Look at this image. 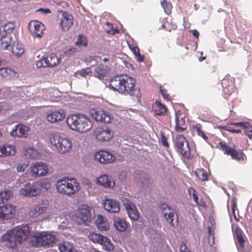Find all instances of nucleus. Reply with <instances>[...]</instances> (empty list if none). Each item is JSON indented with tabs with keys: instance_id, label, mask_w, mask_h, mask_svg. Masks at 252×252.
Listing matches in <instances>:
<instances>
[{
	"instance_id": "nucleus-1",
	"label": "nucleus",
	"mask_w": 252,
	"mask_h": 252,
	"mask_svg": "<svg viewBox=\"0 0 252 252\" xmlns=\"http://www.w3.org/2000/svg\"><path fill=\"white\" fill-rule=\"evenodd\" d=\"M109 88L120 94L129 95L133 99L139 100L141 94L140 90L136 87L135 79L126 75H116L109 81Z\"/></svg>"
},
{
	"instance_id": "nucleus-2",
	"label": "nucleus",
	"mask_w": 252,
	"mask_h": 252,
	"mask_svg": "<svg viewBox=\"0 0 252 252\" xmlns=\"http://www.w3.org/2000/svg\"><path fill=\"white\" fill-rule=\"evenodd\" d=\"M29 233L28 226H18L3 235L1 241L5 242L7 247L14 249L16 248L17 242L22 243L27 238Z\"/></svg>"
},
{
	"instance_id": "nucleus-3",
	"label": "nucleus",
	"mask_w": 252,
	"mask_h": 252,
	"mask_svg": "<svg viewBox=\"0 0 252 252\" xmlns=\"http://www.w3.org/2000/svg\"><path fill=\"white\" fill-rule=\"evenodd\" d=\"M66 123L70 129L79 133L88 131L93 126L89 117L80 113L69 115L66 119Z\"/></svg>"
},
{
	"instance_id": "nucleus-4",
	"label": "nucleus",
	"mask_w": 252,
	"mask_h": 252,
	"mask_svg": "<svg viewBox=\"0 0 252 252\" xmlns=\"http://www.w3.org/2000/svg\"><path fill=\"white\" fill-rule=\"evenodd\" d=\"M51 146L60 154H66L72 148L71 141L65 137H63L58 133H51L49 135Z\"/></svg>"
},
{
	"instance_id": "nucleus-5",
	"label": "nucleus",
	"mask_w": 252,
	"mask_h": 252,
	"mask_svg": "<svg viewBox=\"0 0 252 252\" xmlns=\"http://www.w3.org/2000/svg\"><path fill=\"white\" fill-rule=\"evenodd\" d=\"M56 189L59 193L70 196L79 190L80 185L75 178L64 177L57 181Z\"/></svg>"
},
{
	"instance_id": "nucleus-6",
	"label": "nucleus",
	"mask_w": 252,
	"mask_h": 252,
	"mask_svg": "<svg viewBox=\"0 0 252 252\" xmlns=\"http://www.w3.org/2000/svg\"><path fill=\"white\" fill-rule=\"evenodd\" d=\"M56 237L50 233L42 232L39 235L33 236L31 243L35 247L40 246L51 247L55 243Z\"/></svg>"
},
{
	"instance_id": "nucleus-7",
	"label": "nucleus",
	"mask_w": 252,
	"mask_h": 252,
	"mask_svg": "<svg viewBox=\"0 0 252 252\" xmlns=\"http://www.w3.org/2000/svg\"><path fill=\"white\" fill-rule=\"evenodd\" d=\"M164 218L170 226L175 228L178 225V216L175 210L169 207L167 204L162 203L159 206Z\"/></svg>"
},
{
	"instance_id": "nucleus-8",
	"label": "nucleus",
	"mask_w": 252,
	"mask_h": 252,
	"mask_svg": "<svg viewBox=\"0 0 252 252\" xmlns=\"http://www.w3.org/2000/svg\"><path fill=\"white\" fill-rule=\"evenodd\" d=\"M217 147L223 151L225 155L230 156L232 159L236 160H243L244 157H245L242 150L236 149L235 147H231L224 141L220 142Z\"/></svg>"
},
{
	"instance_id": "nucleus-9",
	"label": "nucleus",
	"mask_w": 252,
	"mask_h": 252,
	"mask_svg": "<svg viewBox=\"0 0 252 252\" xmlns=\"http://www.w3.org/2000/svg\"><path fill=\"white\" fill-rule=\"evenodd\" d=\"M175 147L177 151L184 157L189 158L190 156V151L189 144L184 136L178 135L174 140Z\"/></svg>"
},
{
	"instance_id": "nucleus-10",
	"label": "nucleus",
	"mask_w": 252,
	"mask_h": 252,
	"mask_svg": "<svg viewBox=\"0 0 252 252\" xmlns=\"http://www.w3.org/2000/svg\"><path fill=\"white\" fill-rule=\"evenodd\" d=\"M75 217L78 223L87 225L92 219L90 208L86 205L80 206L75 214Z\"/></svg>"
},
{
	"instance_id": "nucleus-11",
	"label": "nucleus",
	"mask_w": 252,
	"mask_h": 252,
	"mask_svg": "<svg viewBox=\"0 0 252 252\" xmlns=\"http://www.w3.org/2000/svg\"><path fill=\"white\" fill-rule=\"evenodd\" d=\"M90 115L96 122L109 124L111 122L112 118L109 113L102 109L93 108L90 110Z\"/></svg>"
},
{
	"instance_id": "nucleus-12",
	"label": "nucleus",
	"mask_w": 252,
	"mask_h": 252,
	"mask_svg": "<svg viewBox=\"0 0 252 252\" xmlns=\"http://www.w3.org/2000/svg\"><path fill=\"white\" fill-rule=\"evenodd\" d=\"M40 189L35 183H27L24 185L19 191L21 195L28 197L36 196L40 193Z\"/></svg>"
},
{
	"instance_id": "nucleus-13",
	"label": "nucleus",
	"mask_w": 252,
	"mask_h": 252,
	"mask_svg": "<svg viewBox=\"0 0 252 252\" xmlns=\"http://www.w3.org/2000/svg\"><path fill=\"white\" fill-rule=\"evenodd\" d=\"M94 135L97 141L100 142L107 141L113 137L112 131L108 128L97 127L94 132Z\"/></svg>"
},
{
	"instance_id": "nucleus-14",
	"label": "nucleus",
	"mask_w": 252,
	"mask_h": 252,
	"mask_svg": "<svg viewBox=\"0 0 252 252\" xmlns=\"http://www.w3.org/2000/svg\"><path fill=\"white\" fill-rule=\"evenodd\" d=\"M96 160L103 164H108L114 162L115 157L110 152L102 150L96 152L94 155Z\"/></svg>"
},
{
	"instance_id": "nucleus-15",
	"label": "nucleus",
	"mask_w": 252,
	"mask_h": 252,
	"mask_svg": "<svg viewBox=\"0 0 252 252\" xmlns=\"http://www.w3.org/2000/svg\"><path fill=\"white\" fill-rule=\"evenodd\" d=\"M15 212V207L9 204L0 206V220L11 219L14 217Z\"/></svg>"
},
{
	"instance_id": "nucleus-16",
	"label": "nucleus",
	"mask_w": 252,
	"mask_h": 252,
	"mask_svg": "<svg viewBox=\"0 0 252 252\" xmlns=\"http://www.w3.org/2000/svg\"><path fill=\"white\" fill-rule=\"evenodd\" d=\"M185 118V117L180 110L175 112V130L178 133H182L187 130V124Z\"/></svg>"
},
{
	"instance_id": "nucleus-17",
	"label": "nucleus",
	"mask_w": 252,
	"mask_h": 252,
	"mask_svg": "<svg viewBox=\"0 0 252 252\" xmlns=\"http://www.w3.org/2000/svg\"><path fill=\"white\" fill-rule=\"evenodd\" d=\"M65 117V114L63 109H51L49 110L46 115L47 121L54 123L63 120Z\"/></svg>"
},
{
	"instance_id": "nucleus-18",
	"label": "nucleus",
	"mask_w": 252,
	"mask_h": 252,
	"mask_svg": "<svg viewBox=\"0 0 252 252\" xmlns=\"http://www.w3.org/2000/svg\"><path fill=\"white\" fill-rule=\"evenodd\" d=\"M29 29L33 37H40L45 29L44 25L38 21H32L29 24Z\"/></svg>"
},
{
	"instance_id": "nucleus-19",
	"label": "nucleus",
	"mask_w": 252,
	"mask_h": 252,
	"mask_svg": "<svg viewBox=\"0 0 252 252\" xmlns=\"http://www.w3.org/2000/svg\"><path fill=\"white\" fill-rule=\"evenodd\" d=\"M30 128L28 126L23 124L16 125L11 131L10 135L13 137H27Z\"/></svg>"
},
{
	"instance_id": "nucleus-20",
	"label": "nucleus",
	"mask_w": 252,
	"mask_h": 252,
	"mask_svg": "<svg viewBox=\"0 0 252 252\" xmlns=\"http://www.w3.org/2000/svg\"><path fill=\"white\" fill-rule=\"evenodd\" d=\"M48 168L46 164L43 162H36L31 168V173L34 177L43 176L47 173Z\"/></svg>"
},
{
	"instance_id": "nucleus-21",
	"label": "nucleus",
	"mask_w": 252,
	"mask_h": 252,
	"mask_svg": "<svg viewBox=\"0 0 252 252\" xmlns=\"http://www.w3.org/2000/svg\"><path fill=\"white\" fill-rule=\"evenodd\" d=\"M73 24V17L67 12H63L60 20V26L63 31H68Z\"/></svg>"
},
{
	"instance_id": "nucleus-22",
	"label": "nucleus",
	"mask_w": 252,
	"mask_h": 252,
	"mask_svg": "<svg viewBox=\"0 0 252 252\" xmlns=\"http://www.w3.org/2000/svg\"><path fill=\"white\" fill-rule=\"evenodd\" d=\"M127 212L129 217L134 220H137L139 219V213L136 206L130 201L126 200L124 203Z\"/></svg>"
},
{
	"instance_id": "nucleus-23",
	"label": "nucleus",
	"mask_w": 252,
	"mask_h": 252,
	"mask_svg": "<svg viewBox=\"0 0 252 252\" xmlns=\"http://www.w3.org/2000/svg\"><path fill=\"white\" fill-rule=\"evenodd\" d=\"M110 68L108 65L100 64L94 71V75L100 80L106 77L110 71Z\"/></svg>"
},
{
	"instance_id": "nucleus-24",
	"label": "nucleus",
	"mask_w": 252,
	"mask_h": 252,
	"mask_svg": "<svg viewBox=\"0 0 252 252\" xmlns=\"http://www.w3.org/2000/svg\"><path fill=\"white\" fill-rule=\"evenodd\" d=\"M104 209L109 213H116L120 210L119 203L112 199H106L103 204Z\"/></svg>"
},
{
	"instance_id": "nucleus-25",
	"label": "nucleus",
	"mask_w": 252,
	"mask_h": 252,
	"mask_svg": "<svg viewBox=\"0 0 252 252\" xmlns=\"http://www.w3.org/2000/svg\"><path fill=\"white\" fill-rule=\"evenodd\" d=\"M48 206V204L36 205L29 212V215L32 218H37L46 211Z\"/></svg>"
},
{
	"instance_id": "nucleus-26",
	"label": "nucleus",
	"mask_w": 252,
	"mask_h": 252,
	"mask_svg": "<svg viewBox=\"0 0 252 252\" xmlns=\"http://www.w3.org/2000/svg\"><path fill=\"white\" fill-rule=\"evenodd\" d=\"M45 62V66L48 67H52L58 65L60 62V59L54 53L50 54L46 57H43Z\"/></svg>"
},
{
	"instance_id": "nucleus-27",
	"label": "nucleus",
	"mask_w": 252,
	"mask_h": 252,
	"mask_svg": "<svg viewBox=\"0 0 252 252\" xmlns=\"http://www.w3.org/2000/svg\"><path fill=\"white\" fill-rule=\"evenodd\" d=\"M95 223L98 229L101 231L107 230L109 228V224L107 219L101 215H98L97 216Z\"/></svg>"
},
{
	"instance_id": "nucleus-28",
	"label": "nucleus",
	"mask_w": 252,
	"mask_h": 252,
	"mask_svg": "<svg viewBox=\"0 0 252 252\" xmlns=\"http://www.w3.org/2000/svg\"><path fill=\"white\" fill-rule=\"evenodd\" d=\"M231 125L235 126L238 127H240L244 129V133L247 135L250 138L252 137V126L249 123H231Z\"/></svg>"
},
{
	"instance_id": "nucleus-29",
	"label": "nucleus",
	"mask_w": 252,
	"mask_h": 252,
	"mask_svg": "<svg viewBox=\"0 0 252 252\" xmlns=\"http://www.w3.org/2000/svg\"><path fill=\"white\" fill-rule=\"evenodd\" d=\"M153 109L157 115H165L167 110V108L165 105L157 100L153 105Z\"/></svg>"
},
{
	"instance_id": "nucleus-30",
	"label": "nucleus",
	"mask_w": 252,
	"mask_h": 252,
	"mask_svg": "<svg viewBox=\"0 0 252 252\" xmlns=\"http://www.w3.org/2000/svg\"><path fill=\"white\" fill-rule=\"evenodd\" d=\"M18 74L13 70L8 67L0 68V78L10 79L16 76Z\"/></svg>"
},
{
	"instance_id": "nucleus-31",
	"label": "nucleus",
	"mask_w": 252,
	"mask_h": 252,
	"mask_svg": "<svg viewBox=\"0 0 252 252\" xmlns=\"http://www.w3.org/2000/svg\"><path fill=\"white\" fill-rule=\"evenodd\" d=\"M114 225L116 229L120 232L125 231L127 227V224L126 220L118 217L114 218Z\"/></svg>"
},
{
	"instance_id": "nucleus-32",
	"label": "nucleus",
	"mask_w": 252,
	"mask_h": 252,
	"mask_svg": "<svg viewBox=\"0 0 252 252\" xmlns=\"http://www.w3.org/2000/svg\"><path fill=\"white\" fill-rule=\"evenodd\" d=\"M15 153V147L12 145H3L0 148V157L13 155Z\"/></svg>"
},
{
	"instance_id": "nucleus-33",
	"label": "nucleus",
	"mask_w": 252,
	"mask_h": 252,
	"mask_svg": "<svg viewBox=\"0 0 252 252\" xmlns=\"http://www.w3.org/2000/svg\"><path fill=\"white\" fill-rule=\"evenodd\" d=\"M191 128L193 132H196L198 136L202 137L206 141H208V137L203 131V127L201 124L196 123L192 126Z\"/></svg>"
},
{
	"instance_id": "nucleus-34",
	"label": "nucleus",
	"mask_w": 252,
	"mask_h": 252,
	"mask_svg": "<svg viewBox=\"0 0 252 252\" xmlns=\"http://www.w3.org/2000/svg\"><path fill=\"white\" fill-rule=\"evenodd\" d=\"M188 192L189 196L192 197L194 201L197 205L200 206L201 207L206 206V204L202 200V199H201L199 202L198 201V195L196 190L193 188L191 187L189 188L188 189Z\"/></svg>"
},
{
	"instance_id": "nucleus-35",
	"label": "nucleus",
	"mask_w": 252,
	"mask_h": 252,
	"mask_svg": "<svg viewBox=\"0 0 252 252\" xmlns=\"http://www.w3.org/2000/svg\"><path fill=\"white\" fill-rule=\"evenodd\" d=\"M97 183L105 188H111L114 186V183L110 181L107 175H103L98 178Z\"/></svg>"
},
{
	"instance_id": "nucleus-36",
	"label": "nucleus",
	"mask_w": 252,
	"mask_h": 252,
	"mask_svg": "<svg viewBox=\"0 0 252 252\" xmlns=\"http://www.w3.org/2000/svg\"><path fill=\"white\" fill-rule=\"evenodd\" d=\"M195 175L199 180L201 181H208L209 174L203 168H198L195 171Z\"/></svg>"
},
{
	"instance_id": "nucleus-37",
	"label": "nucleus",
	"mask_w": 252,
	"mask_h": 252,
	"mask_svg": "<svg viewBox=\"0 0 252 252\" xmlns=\"http://www.w3.org/2000/svg\"><path fill=\"white\" fill-rule=\"evenodd\" d=\"M58 248L60 252H77L74 247L68 243L61 244Z\"/></svg>"
},
{
	"instance_id": "nucleus-38",
	"label": "nucleus",
	"mask_w": 252,
	"mask_h": 252,
	"mask_svg": "<svg viewBox=\"0 0 252 252\" xmlns=\"http://www.w3.org/2000/svg\"><path fill=\"white\" fill-rule=\"evenodd\" d=\"M0 43L1 47H9L11 43V37L10 34H0Z\"/></svg>"
},
{
	"instance_id": "nucleus-39",
	"label": "nucleus",
	"mask_w": 252,
	"mask_h": 252,
	"mask_svg": "<svg viewBox=\"0 0 252 252\" xmlns=\"http://www.w3.org/2000/svg\"><path fill=\"white\" fill-rule=\"evenodd\" d=\"M99 244L102 245L103 249L106 251L110 252L114 249V246L111 240L105 236Z\"/></svg>"
},
{
	"instance_id": "nucleus-40",
	"label": "nucleus",
	"mask_w": 252,
	"mask_h": 252,
	"mask_svg": "<svg viewBox=\"0 0 252 252\" xmlns=\"http://www.w3.org/2000/svg\"><path fill=\"white\" fill-rule=\"evenodd\" d=\"M234 234L236 238L237 242L240 244L242 248H243L244 247L245 241L243 238V231L239 227L235 228Z\"/></svg>"
},
{
	"instance_id": "nucleus-41",
	"label": "nucleus",
	"mask_w": 252,
	"mask_h": 252,
	"mask_svg": "<svg viewBox=\"0 0 252 252\" xmlns=\"http://www.w3.org/2000/svg\"><path fill=\"white\" fill-rule=\"evenodd\" d=\"M221 85L223 88V91L225 93L228 94H231L232 93L233 86L231 82V85L229 84V80L227 78H224L221 81Z\"/></svg>"
},
{
	"instance_id": "nucleus-42",
	"label": "nucleus",
	"mask_w": 252,
	"mask_h": 252,
	"mask_svg": "<svg viewBox=\"0 0 252 252\" xmlns=\"http://www.w3.org/2000/svg\"><path fill=\"white\" fill-rule=\"evenodd\" d=\"M13 29L14 25L11 23L4 24L0 26V34L1 33L10 34Z\"/></svg>"
},
{
	"instance_id": "nucleus-43",
	"label": "nucleus",
	"mask_w": 252,
	"mask_h": 252,
	"mask_svg": "<svg viewBox=\"0 0 252 252\" xmlns=\"http://www.w3.org/2000/svg\"><path fill=\"white\" fill-rule=\"evenodd\" d=\"M104 237V236L103 235L95 233H91L89 235V239L90 241L98 244H100L103 241Z\"/></svg>"
},
{
	"instance_id": "nucleus-44",
	"label": "nucleus",
	"mask_w": 252,
	"mask_h": 252,
	"mask_svg": "<svg viewBox=\"0 0 252 252\" xmlns=\"http://www.w3.org/2000/svg\"><path fill=\"white\" fill-rule=\"evenodd\" d=\"M12 195V192L9 190H5L0 192V203H4L7 201Z\"/></svg>"
},
{
	"instance_id": "nucleus-45",
	"label": "nucleus",
	"mask_w": 252,
	"mask_h": 252,
	"mask_svg": "<svg viewBox=\"0 0 252 252\" xmlns=\"http://www.w3.org/2000/svg\"><path fill=\"white\" fill-rule=\"evenodd\" d=\"M104 29L107 33L111 34H115L118 32V30L116 27L113 26V25L107 22L104 26Z\"/></svg>"
},
{
	"instance_id": "nucleus-46",
	"label": "nucleus",
	"mask_w": 252,
	"mask_h": 252,
	"mask_svg": "<svg viewBox=\"0 0 252 252\" xmlns=\"http://www.w3.org/2000/svg\"><path fill=\"white\" fill-rule=\"evenodd\" d=\"M101 58L100 56H92L86 58L85 60V62L88 65L91 64L93 66L95 65L96 63L101 61Z\"/></svg>"
},
{
	"instance_id": "nucleus-47",
	"label": "nucleus",
	"mask_w": 252,
	"mask_h": 252,
	"mask_svg": "<svg viewBox=\"0 0 252 252\" xmlns=\"http://www.w3.org/2000/svg\"><path fill=\"white\" fill-rule=\"evenodd\" d=\"M161 5L164 9V12L166 14L169 15L171 13L172 7L171 3L166 1V0H163L161 1Z\"/></svg>"
},
{
	"instance_id": "nucleus-48",
	"label": "nucleus",
	"mask_w": 252,
	"mask_h": 252,
	"mask_svg": "<svg viewBox=\"0 0 252 252\" xmlns=\"http://www.w3.org/2000/svg\"><path fill=\"white\" fill-rule=\"evenodd\" d=\"M25 155L31 158H36L38 157V153L33 148H28L26 151Z\"/></svg>"
},
{
	"instance_id": "nucleus-49",
	"label": "nucleus",
	"mask_w": 252,
	"mask_h": 252,
	"mask_svg": "<svg viewBox=\"0 0 252 252\" xmlns=\"http://www.w3.org/2000/svg\"><path fill=\"white\" fill-rule=\"evenodd\" d=\"M76 44L78 46H87L88 44V40L86 36L83 35H79L78 36Z\"/></svg>"
},
{
	"instance_id": "nucleus-50",
	"label": "nucleus",
	"mask_w": 252,
	"mask_h": 252,
	"mask_svg": "<svg viewBox=\"0 0 252 252\" xmlns=\"http://www.w3.org/2000/svg\"><path fill=\"white\" fill-rule=\"evenodd\" d=\"M135 56V58L138 62H143L144 57L140 53L139 48H130Z\"/></svg>"
},
{
	"instance_id": "nucleus-51",
	"label": "nucleus",
	"mask_w": 252,
	"mask_h": 252,
	"mask_svg": "<svg viewBox=\"0 0 252 252\" xmlns=\"http://www.w3.org/2000/svg\"><path fill=\"white\" fill-rule=\"evenodd\" d=\"M92 73L91 67H86V68L78 70L76 72V75H79L81 77H85Z\"/></svg>"
},
{
	"instance_id": "nucleus-52",
	"label": "nucleus",
	"mask_w": 252,
	"mask_h": 252,
	"mask_svg": "<svg viewBox=\"0 0 252 252\" xmlns=\"http://www.w3.org/2000/svg\"><path fill=\"white\" fill-rule=\"evenodd\" d=\"M11 52L16 58H19L25 52L24 48H11Z\"/></svg>"
},
{
	"instance_id": "nucleus-53",
	"label": "nucleus",
	"mask_w": 252,
	"mask_h": 252,
	"mask_svg": "<svg viewBox=\"0 0 252 252\" xmlns=\"http://www.w3.org/2000/svg\"><path fill=\"white\" fill-rule=\"evenodd\" d=\"M50 182L49 180L47 178L44 179L40 183V187L43 189H47L50 187Z\"/></svg>"
},
{
	"instance_id": "nucleus-54",
	"label": "nucleus",
	"mask_w": 252,
	"mask_h": 252,
	"mask_svg": "<svg viewBox=\"0 0 252 252\" xmlns=\"http://www.w3.org/2000/svg\"><path fill=\"white\" fill-rule=\"evenodd\" d=\"M161 27L166 30L170 32L172 29H176V25L172 23H169V22H167V23L163 24L161 25Z\"/></svg>"
},
{
	"instance_id": "nucleus-55",
	"label": "nucleus",
	"mask_w": 252,
	"mask_h": 252,
	"mask_svg": "<svg viewBox=\"0 0 252 252\" xmlns=\"http://www.w3.org/2000/svg\"><path fill=\"white\" fill-rule=\"evenodd\" d=\"M222 128L224 130L230 132L232 133H239L241 132V130L240 129H234L228 126H222Z\"/></svg>"
},
{
	"instance_id": "nucleus-56",
	"label": "nucleus",
	"mask_w": 252,
	"mask_h": 252,
	"mask_svg": "<svg viewBox=\"0 0 252 252\" xmlns=\"http://www.w3.org/2000/svg\"><path fill=\"white\" fill-rule=\"evenodd\" d=\"M159 89L162 97L166 100H170V95L167 93L166 91L164 90V88L160 86Z\"/></svg>"
},
{
	"instance_id": "nucleus-57",
	"label": "nucleus",
	"mask_w": 252,
	"mask_h": 252,
	"mask_svg": "<svg viewBox=\"0 0 252 252\" xmlns=\"http://www.w3.org/2000/svg\"><path fill=\"white\" fill-rule=\"evenodd\" d=\"M27 166L28 165L25 163L19 164L17 167V170L18 172H23Z\"/></svg>"
},
{
	"instance_id": "nucleus-58",
	"label": "nucleus",
	"mask_w": 252,
	"mask_h": 252,
	"mask_svg": "<svg viewBox=\"0 0 252 252\" xmlns=\"http://www.w3.org/2000/svg\"><path fill=\"white\" fill-rule=\"evenodd\" d=\"M161 142L163 145V146L165 147L168 148L169 147V144L167 142V139L166 137L164 135H161Z\"/></svg>"
},
{
	"instance_id": "nucleus-59",
	"label": "nucleus",
	"mask_w": 252,
	"mask_h": 252,
	"mask_svg": "<svg viewBox=\"0 0 252 252\" xmlns=\"http://www.w3.org/2000/svg\"><path fill=\"white\" fill-rule=\"evenodd\" d=\"M43 58L41 60H39L37 61L36 62V66L37 68H40L42 67H47V66H45V62H44V63L43 62Z\"/></svg>"
},
{
	"instance_id": "nucleus-60",
	"label": "nucleus",
	"mask_w": 252,
	"mask_h": 252,
	"mask_svg": "<svg viewBox=\"0 0 252 252\" xmlns=\"http://www.w3.org/2000/svg\"><path fill=\"white\" fill-rule=\"evenodd\" d=\"M188 250L187 249V247L186 246V244L184 242H182L181 243V246L180 248V252H183L185 251H187Z\"/></svg>"
},
{
	"instance_id": "nucleus-61",
	"label": "nucleus",
	"mask_w": 252,
	"mask_h": 252,
	"mask_svg": "<svg viewBox=\"0 0 252 252\" xmlns=\"http://www.w3.org/2000/svg\"><path fill=\"white\" fill-rule=\"evenodd\" d=\"M37 11L41 12L45 14H49L51 12V11L48 8H40Z\"/></svg>"
},
{
	"instance_id": "nucleus-62",
	"label": "nucleus",
	"mask_w": 252,
	"mask_h": 252,
	"mask_svg": "<svg viewBox=\"0 0 252 252\" xmlns=\"http://www.w3.org/2000/svg\"><path fill=\"white\" fill-rule=\"evenodd\" d=\"M192 33L196 38L198 37V36L199 35V32L196 30H193L191 31Z\"/></svg>"
},
{
	"instance_id": "nucleus-63",
	"label": "nucleus",
	"mask_w": 252,
	"mask_h": 252,
	"mask_svg": "<svg viewBox=\"0 0 252 252\" xmlns=\"http://www.w3.org/2000/svg\"><path fill=\"white\" fill-rule=\"evenodd\" d=\"M75 48H69V49L66 52L65 54H72V53L74 51Z\"/></svg>"
},
{
	"instance_id": "nucleus-64",
	"label": "nucleus",
	"mask_w": 252,
	"mask_h": 252,
	"mask_svg": "<svg viewBox=\"0 0 252 252\" xmlns=\"http://www.w3.org/2000/svg\"><path fill=\"white\" fill-rule=\"evenodd\" d=\"M127 43L128 44V47L129 48H131V47H137V44H133V45H130L129 44V42L128 41H127Z\"/></svg>"
}]
</instances>
